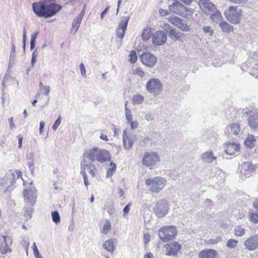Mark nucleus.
Here are the masks:
<instances>
[{"label":"nucleus","mask_w":258,"mask_h":258,"mask_svg":"<svg viewBox=\"0 0 258 258\" xmlns=\"http://www.w3.org/2000/svg\"><path fill=\"white\" fill-rule=\"evenodd\" d=\"M32 9L38 17L47 18L55 15L61 10V7L56 4L46 5L42 2H38L33 3Z\"/></svg>","instance_id":"nucleus-1"},{"label":"nucleus","mask_w":258,"mask_h":258,"mask_svg":"<svg viewBox=\"0 0 258 258\" xmlns=\"http://www.w3.org/2000/svg\"><path fill=\"white\" fill-rule=\"evenodd\" d=\"M21 175L22 172L20 170H9L4 177L0 178L1 189L4 193L13 190L15 188L16 176L18 178L21 177Z\"/></svg>","instance_id":"nucleus-2"},{"label":"nucleus","mask_w":258,"mask_h":258,"mask_svg":"<svg viewBox=\"0 0 258 258\" xmlns=\"http://www.w3.org/2000/svg\"><path fill=\"white\" fill-rule=\"evenodd\" d=\"M167 180L162 177L156 176L146 180L145 184L148 190L152 192L158 194L167 185Z\"/></svg>","instance_id":"nucleus-3"},{"label":"nucleus","mask_w":258,"mask_h":258,"mask_svg":"<svg viewBox=\"0 0 258 258\" xmlns=\"http://www.w3.org/2000/svg\"><path fill=\"white\" fill-rule=\"evenodd\" d=\"M169 10L173 13L189 19L192 16L194 11L184 6L178 1L174 2L169 7Z\"/></svg>","instance_id":"nucleus-4"},{"label":"nucleus","mask_w":258,"mask_h":258,"mask_svg":"<svg viewBox=\"0 0 258 258\" xmlns=\"http://www.w3.org/2000/svg\"><path fill=\"white\" fill-rule=\"evenodd\" d=\"M145 89L148 93L156 97L161 93L163 86L160 79L151 78L147 81L145 85Z\"/></svg>","instance_id":"nucleus-5"},{"label":"nucleus","mask_w":258,"mask_h":258,"mask_svg":"<svg viewBox=\"0 0 258 258\" xmlns=\"http://www.w3.org/2000/svg\"><path fill=\"white\" fill-rule=\"evenodd\" d=\"M224 15L229 22L233 24H238L241 20L242 10L238 9L237 6H232L225 11Z\"/></svg>","instance_id":"nucleus-6"},{"label":"nucleus","mask_w":258,"mask_h":258,"mask_svg":"<svg viewBox=\"0 0 258 258\" xmlns=\"http://www.w3.org/2000/svg\"><path fill=\"white\" fill-rule=\"evenodd\" d=\"M160 161L159 155L155 151L146 152L142 159V164L144 166L152 169L157 165Z\"/></svg>","instance_id":"nucleus-7"},{"label":"nucleus","mask_w":258,"mask_h":258,"mask_svg":"<svg viewBox=\"0 0 258 258\" xmlns=\"http://www.w3.org/2000/svg\"><path fill=\"white\" fill-rule=\"evenodd\" d=\"M158 235L163 241L171 240L177 235L176 227L173 226H163L159 229Z\"/></svg>","instance_id":"nucleus-8"},{"label":"nucleus","mask_w":258,"mask_h":258,"mask_svg":"<svg viewBox=\"0 0 258 258\" xmlns=\"http://www.w3.org/2000/svg\"><path fill=\"white\" fill-rule=\"evenodd\" d=\"M169 206L167 200H160L156 203L153 209V212L158 218H163L168 213Z\"/></svg>","instance_id":"nucleus-9"},{"label":"nucleus","mask_w":258,"mask_h":258,"mask_svg":"<svg viewBox=\"0 0 258 258\" xmlns=\"http://www.w3.org/2000/svg\"><path fill=\"white\" fill-rule=\"evenodd\" d=\"M257 168V164H252L250 162H245L242 164L241 167V175L245 177H249Z\"/></svg>","instance_id":"nucleus-10"},{"label":"nucleus","mask_w":258,"mask_h":258,"mask_svg":"<svg viewBox=\"0 0 258 258\" xmlns=\"http://www.w3.org/2000/svg\"><path fill=\"white\" fill-rule=\"evenodd\" d=\"M23 194L25 202L33 206L36 202L37 197L36 189L33 187H31L29 189H25Z\"/></svg>","instance_id":"nucleus-11"},{"label":"nucleus","mask_w":258,"mask_h":258,"mask_svg":"<svg viewBox=\"0 0 258 258\" xmlns=\"http://www.w3.org/2000/svg\"><path fill=\"white\" fill-rule=\"evenodd\" d=\"M130 19V16L128 15L121 18V21L116 30V36L118 38L122 39L124 36Z\"/></svg>","instance_id":"nucleus-12"},{"label":"nucleus","mask_w":258,"mask_h":258,"mask_svg":"<svg viewBox=\"0 0 258 258\" xmlns=\"http://www.w3.org/2000/svg\"><path fill=\"white\" fill-rule=\"evenodd\" d=\"M181 245L176 241H173L169 244H167L165 246V254L170 256H176L181 250Z\"/></svg>","instance_id":"nucleus-13"},{"label":"nucleus","mask_w":258,"mask_h":258,"mask_svg":"<svg viewBox=\"0 0 258 258\" xmlns=\"http://www.w3.org/2000/svg\"><path fill=\"white\" fill-rule=\"evenodd\" d=\"M11 237L7 236H0V252L5 254L12 251L11 248L9 246L12 243Z\"/></svg>","instance_id":"nucleus-14"},{"label":"nucleus","mask_w":258,"mask_h":258,"mask_svg":"<svg viewBox=\"0 0 258 258\" xmlns=\"http://www.w3.org/2000/svg\"><path fill=\"white\" fill-rule=\"evenodd\" d=\"M142 62L145 66L152 68L157 62L156 57L150 52H144L140 57Z\"/></svg>","instance_id":"nucleus-15"},{"label":"nucleus","mask_w":258,"mask_h":258,"mask_svg":"<svg viewBox=\"0 0 258 258\" xmlns=\"http://www.w3.org/2000/svg\"><path fill=\"white\" fill-rule=\"evenodd\" d=\"M198 5L206 15H210L212 12L215 11L216 8V6L209 0H200Z\"/></svg>","instance_id":"nucleus-16"},{"label":"nucleus","mask_w":258,"mask_h":258,"mask_svg":"<svg viewBox=\"0 0 258 258\" xmlns=\"http://www.w3.org/2000/svg\"><path fill=\"white\" fill-rule=\"evenodd\" d=\"M224 152L230 155H238L240 150V145L234 142H227L223 144Z\"/></svg>","instance_id":"nucleus-17"},{"label":"nucleus","mask_w":258,"mask_h":258,"mask_svg":"<svg viewBox=\"0 0 258 258\" xmlns=\"http://www.w3.org/2000/svg\"><path fill=\"white\" fill-rule=\"evenodd\" d=\"M166 41L167 35L163 31H157L152 36V42L155 45H163Z\"/></svg>","instance_id":"nucleus-18"},{"label":"nucleus","mask_w":258,"mask_h":258,"mask_svg":"<svg viewBox=\"0 0 258 258\" xmlns=\"http://www.w3.org/2000/svg\"><path fill=\"white\" fill-rule=\"evenodd\" d=\"M245 247L249 250H253L258 248V236L252 235L244 242Z\"/></svg>","instance_id":"nucleus-19"},{"label":"nucleus","mask_w":258,"mask_h":258,"mask_svg":"<svg viewBox=\"0 0 258 258\" xmlns=\"http://www.w3.org/2000/svg\"><path fill=\"white\" fill-rule=\"evenodd\" d=\"M217 158V156L214 155L213 151L210 149L204 152L201 155V159L205 163L211 164L216 161Z\"/></svg>","instance_id":"nucleus-20"},{"label":"nucleus","mask_w":258,"mask_h":258,"mask_svg":"<svg viewBox=\"0 0 258 258\" xmlns=\"http://www.w3.org/2000/svg\"><path fill=\"white\" fill-rule=\"evenodd\" d=\"M98 154L97 161L99 163H102L111 160V155L107 150L98 148Z\"/></svg>","instance_id":"nucleus-21"},{"label":"nucleus","mask_w":258,"mask_h":258,"mask_svg":"<svg viewBox=\"0 0 258 258\" xmlns=\"http://www.w3.org/2000/svg\"><path fill=\"white\" fill-rule=\"evenodd\" d=\"M116 244L117 240L111 238L105 241L102 246L106 251L112 254L116 248Z\"/></svg>","instance_id":"nucleus-22"},{"label":"nucleus","mask_w":258,"mask_h":258,"mask_svg":"<svg viewBox=\"0 0 258 258\" xmlns=\"http://www.w3.org/2000/svg\"><path fill=\"white\" fill-rule=\"evenodd\" d=\"M81 168H83L85 170H88L89 173L93 176L95 175L97 171L94 165L85 159H83L81 162Z\"/></svg>","instance_id":"nucleus-23"},{"label":"nucleus","mask_w":258,"mask_h":258,"mask_svg":"<svg viewBox=\"0 0 258 258\" xmlns=\"http://www.w3.org/2000/svg\"><path fill=\"white\" fill-rule=\"evenodd\" d=\"M186 34L177 31L174 28L170 29L169 37L172 40H178L183 42L185 40Z\"/></svg>","instance_id":"nucleus-24"},{"label":"nucleus","mask_w":258,"mask_h":258,"mask_svg":"<svg viewBox=\"0 0 258 258\" xmlns=\"http://www.w3.org/2000/svg\"><path fill=\"white\" fill-rule=\"evenodd\" d=\"M217 251L212 249L203 250L199 253V258H215Z\"/></svg>","instance_id":"nucleus-25"},{"label":"nucleus","mask_w":258,"mask_h":258,"mask_svg":"<svg viewBox=\"0 0 258 258\" xmlns=\"http://www.w3.org/2000/svg\"><path fill=\"white\" fill-rule=\"evenodd\" d=\"M122 140L124 147L126 149L131 148L134 143L133 137L131 135L126 134L125 131L123 132Z\"/></svg>","instance_id":"nucleus-26"},{"label":"nucleus","mask_w":258,"mask_h":258,"mask_svg":"<svg viewBox=\"0 0 258 258\" xmlns=\"http://www.w3.org/2000/svg\"><path fill=\"white\" fill-rule=\"evenodd\" d=\"M98 148L94 147L87 151L84 156L91 161L97 160Z\"/></svg>","instance_id":"nucleus-27"},{"label":"nucleus","mask_w":258,"mask_h":258,"mask_svg":"<svg viewBox=\"0 0 258 258\" xmlns=\"http://www.w3.org/2000/svg\"><path fill=\"white\" fill-rule=\"evenodd\" d=\"M210 15V19L216 23H220L223 19L220 11L218 10L217 8L215 9V11L212 12Z\"/></svg>","instance_id":"nucleus-28"},{"label":"nucleus","mask_w":258,"mask_h":258,"mask_svg":"<svg viewBox=\"0 0 258 258\" xmlns=\"http://www.w3.org/2000/svg\"><path fill=\"white\" fill-rule=\"evenodd\" d=\"M248 124L252 129L258 128V113L250 116L248 119Z\"/></svg>","instance_id":"nucleus-29"},{"label":"nucleus","mask_w":258,"mask_h":258,"mask_svg":"<svg viewBox=\"0 0 258 258\" xmlns=\"http://www.w3.org/2000/svg\"><path fill=\"white\" fill-rule=\"evenodd\" d=\"M219 26L222 31L225 33H230L234 31V27L224 21L220 22Z\"/></svg>","instance_id":"nucleus-30"},{"label":"nucleus","mask_w":258,"mask_h":258,"mask_svg":"<svg viewBox=\"0 0 258 258\" xmlns=\"http://www.w3.org/2000/svg\"><path fill=\"white\" fill-rule=\"evenodd\" d=\"M255 138L254 136L249 135L246 138L244 141L245 145L249 148H252L255 146L256 143Z\"/></svg>","instance_id":"nucleus-31"},{"label":"nucleus","mask_w":258,"mask_h":258,"mask_svg":"<svg viewBox=\"0 0 258 258\" xmlns=\"http://www.w3.org/2000/svg\"><path fill=\"white\" fill-rule=\"evenodd\" d=\"M82 19L77 17L74 20L72 23V29L71 32L73 34H75L76 32L78 31V29L80 27V24L81 23Z\"/></svg>","instance_id":"nucleus-32"},{"label":"nucleus","mask_w":258,"mask_h":258,"mask_svg":"<svg viewBox=\"0 0 258 258\" xmlns=\"http://www.w3.org/2000/svg\"><path fill=\"white\" fill-rule=\"evenodd\" d=\"M179 29L181 30L183 32H188L190 30V26L187 24V21L184 19H181L180 23H179L177 26Z\"/></svg>","instance_id":"nucleus-33"},{"label":"nucleus","mask_w":258,"mask_h":258,"mask_svg":"<svg viewBox=\"0 0 258 258\" xmlns=\"http://www.w3.org/2000/svg\"><path fill=\"white\" fill-rule=\"evenodd\" d=\"M248 218L249 221L253 224H257L258 223V214L252 209L250 210L249 211Z\"/></svg>","instance_id":"nucleus-34"},{"label":"nucleus","mask_w":258,"mask_h":258,"mask_svg":"<svg viewBox=\"0 0 258 258\" xmlns=\"http://www.w3.org/2000/svg\"><path fill=\"white\" fill-rule=\"evenodd\" d=\"M245 230L240 226H236L234 228V233L237 237H242L245 234Z\"/></svg>","instance_id":"nucleus-35"},{"label":"nucleus","mask_w":258,"mask_h":258,"mask_svg":"<svg viewBox=\"0 0 258 258\" xmlns=\"http://www.w3.org/2000/svg\"><path fill=\"white\" fill-rule=\"evenodd\" d=\"M33 211L34 209L32 207H25L24 208V215L26 217L27 220L32 218V214Z\"/></svg>","instance_id":"nucleus-36"},{"label":"nucleus","mask_w":258,"mask_h":258,"mask_svg":"<svg viewBox=\"0 0 258 258\" xmlns=\"http://www.w3.org/2000/svg\"><path fill=\"white\" fill-rule=\"evenodd\" d=\"M229 127L231 132L235 135H237L240 131V127L238 123H232Z\"/></svg>","instance_id":"nucleus-37"},{"label":"nucleus","mask_w":258,"mask_h":258,"mask_svg":"<svg viewBox=\"0 0 258 258\" xmlns=\"http://www.w3.org/2000/svg\"><path fill=\"white\" fill-rule=\"evenodd\" d=\"M116 169V165L114 163L111 162L109 165V168L107 170L106 177L109 178L112 176L113 173L115 172Z\"/></svg>","instance_id":"nucleus-38"},{"label":"nucleus","mask_w":258,"mask_h":258,"mask_svg":"<svg viewBox=\"0 0 258 258\" xmlns=\"http://www.w3.org/2000/svg\"><path fill=\"white\" fill-rule=\"evenodd\" d=\"M50 91V86H45L43 87L42 89H41L39 92H37L36 96L38 97L41 94L44 95L45 96H48Z\"/></svg>","instance_id":"nucleus-39"},{"label":"nucleus","mask_w":258,"mask_h":258,"mask_svg":"<svg viewBox=\"0 0 258 258\" xmlns=\"http://www.w3.org/2000/svg\"><path fill=\"white\" fill-rule=\"evenodd\" d=\"M182 19L178 17L177 16H172L168 18V21L177 27V26L178 25L179 23H180V21Z\"/></svg>","instance_id":"nucleus-40"},{"label":"nucleus","mask_w":258,"mask_h":258,"mask_svg":"<svg viewBox=\"0 0 258 258\" xmlns=\"http://www.w3.org/2000/svg\"><path fill=\"white\" fill-rule=\"evenodd\" d=\"M182 19L178 17L177 16H172L168 18V21L177 27V26L178 25L179 23H180V21Z\"/></svg>","instance_id":"nucleus-41"},{"label":"nucleus","mask_w":258,"mask_h":258,"mask_svg":"<svg viewBox=\"0 0 258 258\" xmlns=\"http://www.w3.org/2000/svg\"><path fill=\"white\" fill-rule=\"evenodd\" d=\"M127 103H125V117L127 122L131 121L133 120V114L131 110L127 106Z\"/></svg>","instance_id":"nucleus-42"},{"label":"nucleus","mask_w":258,"mask_h":258,"mask_svg":"<svg viewBox=\"0 0 258 258\" xmlns=\"http://www.w3.org/2000/svg\"><path fill=\"white\" fill-rule=\"evenodd\" d=\"M144 97L140 94L135 95L133 98V101L136 104H140L143 102Z\"/></svg>","instance_id":"nucleus-43"},{"label":"nucleus","mask_w":258,"mask_h":258,"mask_svg":"<svg viewBox=\"0 0 258 258\" xmlns=\"http://www.w3.org/2000/svg\"><path fill=\"white\" fill-rule=\"evenodd\" d=\"M151 29L150 28H147L146 29H144L142 34V37L144 40H148L151 37Z\"/></svg>","instance_id":"nucleus-44"},{"label":"nucleus","mask_w":258,"mask_h":258,"mask_svg":"<svg viewBox=\"0 0 258 258\" xmlns=\"http://www.w3.org/2000/svg\"><path fill=\"white\" fill-rule=\"evenodd\" d=\"M238 243V241L234 239H229L226 243V246L229 248H234L236 247Z\"/></svg>","instance_id":"nucleus-45"},{"label":"nucleus","mask_w":258,"mask_h":258,"mask_svg":"<svg viewBox=\"0 0 258 258\" xmlns=\"http://www.w3.org/2000/svg\"><path fill=\"white\" fill-rule=\"evenodd\" d=\"M111 229V224L108 220H106L102 230L104 234H107Z\"/></svg>","instance_id":"nucleus-46"},{"label":"nucleus","mask_w":258,"mask_h":258,"mask_svg":"<svg viewBox=\"0 0 258 258\" xmlns=\"http://www.w3.org/2000/svg\"><path fill=\"white\" fill-rule=\"evenodd\" d=\"M51 217L52 221L55 223L58 224L60 221V217L58 212L56 211L51 213Z\"/></svg>","instance_id":"nucleus-47"},{"label":"nucleus","mask_w":258,"mask_h":258,"mask_svg":"<svg viewBox=\"0 0 258 258\" xmlns=\"http://www.w3.org/2000/svg\"><path fill=\"white\" fill-rule=\"evenodd\" d=\"M202 30L208 36H212L214 34V30L210 26H205L202 28Z\"/></svg>","instance_id":"nucleus-48"},{"label":"nucleus","mask_w":258,"mask_h":258,"mask_svg":"<svg viewBox=\"0 0 258 258\" xmlns=\"http://www.w3.org/2000/svg\"><path fill=\"white\" fill-rule=\"evenodd\" d=\"M38 32H36L33 34H32L31 36L30 39V49L32 50L35 47V39L37 37Z\"/></svg>","instance_id":"nucleus-49"},{"label":"nucleus","mask_w":258,"mask_h":258,"mask_svg":"<svg viewBox=\"0 0 258 258\" xmlns=\"http://www.w3.org/2000/svg\"><path fill=\"white\" fill-rule=\"evenodd\" d=\"M129 61L131 63H134L137 60V53L135 51H131L129 54Z\"/></svg>","instance_id":"nucleus-50"},{"label":"nucleus","mask_w":258,"mask_h":258,"mask_svg":"<svg viewBox=\"0 0 258 258\" xmlns=\"http://www.w3.org/2000/svg\"><path fill=\"white\" fill-rule=\"evenodd\" d=\"M133 74L137 75L140 77H143L145 75V72L140 68H136L133 70Z\"/></svg>","instance_id":"nucleus-51"},{"label":"nucleus","mask_w":258,"mask_h":258,"mask_svg":"<svg viewBox=\"0 0 258 258\" xmlns=\"http://www.w3.org/2000/svg\"><path fill=\"white\" fill-rule=\"evenodd\" d=\"M61 116L59 115L57 119L55 120L54 123L53 124V125H52V130L54 131H55L57 128H58V127L59 126V125L61 123Z\"/></svg>","instance_id":"nucleus-52"},{"label":"nucleus","mask_w":258,"mask_h":258,"mask_svg":"<svg viewBox=\"0 0 258 258\" xmlns=\"http://www.w3.org/2000/svg\"><path fill=\"white\" fill-rule=\"evenodd\" d=\"M222 238L221 237H217L215 239H211L208 240V243L209 244H215L221 241Z\"/></svg>","instance_id":"nucleus-53"},{"label":"nucleus","mask_w":258,"mask_h":258,"mask_svg":"<svg viewBox=\"0 0 258 258\" xmlns=\"http://www.w3.org/2000/svg\"><path fill=\"white\" fill-rule=\"evenodd\" d=\"M127 123L131 125V129L133 130L137 128L139 125V123L137 121H133V120L131 121L127 122Z\"/></svg>","instance_id":"nucleus-54"},{"label":"nucleus","mask_w":258,"mask_h":258,"mask_svg":"<svg viewBox=\"0 0 258 258\" xmlns=\"http://www.w3.org/2000/svg\"><path fill=\"white\" fill-rule=\"evenodd\" d=\"M26 28H24L23 30V48L24 51L25 50L26 47Z\"/></svg>","instance_id":"nucleus-55"},{"label":"nucleus","mask_w":258,"mask_h":258,"mask_svg":"<svg viewBox=\"0 0 258 258\" xmlns=\"http://www.w3.org/2000/svg\"><path fill=\"white\" fill-rule=\"evenodd\" d=\"M80 69L81 75L83 77H85L86 75V69L84 64L83 63H81L80 64Z\"/></svg>","instance_id":"nucleus-56"},{"label":"nucleus","mask_w":258,"mask_h":258,"mask_svg":"<svg viewBox=\"0 0 258 258\" xmlns=\"http://www.w3.org/2000/svg\"><path fill=\"white\" fill-rule=\"evenodd\" d=\"M232 3L236 4H241L246 3L247 0H228Z\"/></svg>","instance_id":"nucleus-57"},{"label":"nucleus","mask_w":258,"mask_h":258,"mask_svg":"<svg viewBox=\"0 0 258 258\" xmlns=\"http://www.w3.org/2000/svg\"><path fill=\"white\" fill-rule=\"evenodd\" d=\"M18 148L19 149H21L22 147V142L23 140V137L21 135H19L18 136Z\"/></svg>","instance_id":"nucleus-58"},{"label":"nucleus","mask_w":258,"mask_h":258,"mask_svg":"<svg viewBox=\"0 0 258 258\" xmlns=\"http://www.w3.org/2000/svg\"><path fill=\"white\" fill-rule=\"evenodd\" d=\"M8 121L10 123V130H13V128L16 127V126L14 123L13 117H11V118H9Z\"/></svg>","instance_id":"nucleus-59"},{"label":"nucleus","mask_w":258,"mask_h":258,"mask_svg":"<svg viewBox=\"0 0 258 258\" xmlns=\"http://www.w3.org/2000/svg\"><path fill=\"white\" fill-rule=\"evenodd\" d=\"M130 210V204L127 205L123 209V215L124 216L127 215L128 214V212Z\"/></svg>","instance_id":"nucleus-60"},{"label":"nucleus","mask_w":258,"mask_h":258,"mask_svg":"<svg viewBox=\"0 0 258 258\" xmlns=\"http://www.w3.org/2000/svg\"><path fill=\"white\" fill-rule=\"evenodd\" d=\"M145 119L147 121H151L153 120L154 117L151 113H148L145 115Z\"/></svg>","instance_id":"nucleus-61"},{"label":"nucleus","mask_w":258,"mask_h":258,"mask_svg":"<svg viewBox=\"0 0 258 258\" xmlns=\"http://www.w3.org/2000/svg\"><path fill=\"white\" fill-rule=\"evenodd\" d=\"M150 239V235L149 234H144V241L145 244H147Z\"/></svg>","instance_id":"nucleus-62"},{"label":"nucleus","mask_w":258,"mask_h":258,"mask_svg":"<svg viewBox=\"0 0 258 258\" xmlns=\"http://www.w3.org/2000/svg\"><path fill=\"white\" fill-rule=\"evenodd\" d=\"M34 256L35 258H43L40 254L38 249L33 250Z\"/></svg>","instance_id":"nucleus-63"},{"label":"nucleus","mask_w":258,"mask_h":258,"mask_svg":"<svg viewBox=\"0 0 258 258\" xmlns=\"http://www.w3.org/2000/svg\"><path fill=\"white\" fill-rule=\"evenodd\" d=\"M28 165L31 171V172H34V163L33 161H30L28 162Z\"/></svg>","instance_id":"nucleus-64"}]
</instances>
